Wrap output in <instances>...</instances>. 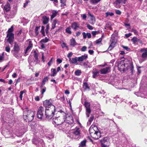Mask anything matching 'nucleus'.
<instances>
[{"mask_svg":"<svg viewBox=\"0 0 147 147\" xmlns=\"http://www.w3.org/2000/svg\"><path fill=\"white\" fill-rule=\"evenodd\" d=\"M55 110L54 105H51V108H46L45 109V116L46 119H51L53 117Z\"/></svg>","mask_w":147,"mask_h":147,"instance_id":"nucleus-1","label":"nucleus"},{"mask_svg":"<svg viewBox=\"0 0 147 147\" xmlns=\"http://www.w3.org/2000/svg\"><path fill=\"white\" fill-rule=\"evenodd\" d=\"M34 114L33 111L31 110L25 111L23 114V117L26 121H31L34 119Z\"/></svg>","mask_w":147,"mask_h":147,"instance_id":"nucleus-2","label":"nucleus"},{"mask_svg":"<svg viewBox=\"0 0 147 147\" xmlns=\"http://www.w3.org/2000/svg\"><path fill=\"white\" fill-rule=\"evenodd\" d=\"M13 25H12L10 28L9 29L7 32V37H8L7 40L11 45H12V43L13 42L14 38V34L11 33L13 31Z\"/></svg>","mask_w":147,"mask_h":147,"instance_id":"nucleus-3","label":"nucleus"},{"mask_svg":"<svg viewBox=\"0 0 147 147\" xmlns=\"http://www.w3.org/2000/svg\"><path fill=\"white\" fill-rule=\"evenodd\" d=\"M53 124L58 125L62 124L65 121V117H63L61 116L56 117L53 119Z\"/></svg>","mask_w":147,"mask_h":147,"instance_id":"nucleus-4","label":"nucleus"},{"mask_svg":"<svg viewBox=\"0 0 147 147\" xmlns=\"http://www.w3.org/2000/svg\"><path fill=\"white\" fill-rule=\"evenodd\" d=\"M101 147H109L110 145L109 138L108 137H104L100 140Z\"/></svg>","mask_w":147,"mask_h":147,"instance_id":"nucleus-5","label":"nucleus"},{"mask_svg":"<svg viewBox=\"0 0 147 147\" xmlns=\"http://www.w3.org/2000/svg\"><path fill=\"white\" fill-rule=\"evenodd\" d=\"M140 51L142 53L141 56L142 59L140 61L142 62L147 59V48L141 49Z\"/></svg>","mask_w":147,"mask_h":147,"instance_id":"nucleus-6","label":"nucleus"},{"mask_svg":"<svg viewBox=\"0 0 147 147\" xmlns=\"http://www.w3.org/2000/svg\"><path fill=\"white\" fill-rule=\"evenodd\" d=\"M44 108L40 106L38 109L37 111V117L38 118L42 119L45 116L44 115L43 112L44 111Z\"/></svg>","mask_w":147,"mask_h":147,"instance_id":"nucleus-7","label":"nucleus"},{"mask_svg":"<svg viewBox=\"0 0 147 147\" xmlns=\"http://www.w3.org/2000/svg\"><path fill=\"white\" fill-rule=\"evenodd\" d=\"M84 105L86 108V116L87 117H89V115L90 114L91 111L90 108V103L85 101L84 104Z\"/></svg>","mask_w":147,"mask_h":147,"instance_id":"nucleus-8","label":"nucleus"},{"mask_svg":"<svg viewBox=\"0 0 147 147\" xmlns=\"http://www.w3.org/2000/svg\"><path fill=\"white\" fill-rule=\"evenodd\" d=\"M93 132L90 133L91 136L94 139H98L101 137L100 132L98 131H95L94 129H92Z\"/></svg>","mask_w":147,"mask_h":147,"instance_id":"nucleus-9","label":"nucleus"},{"mask_svg":"<svg viewBox=\"0 0 147 147\" xmlns=\"http://www.w3.org/2000/svg\"><path fill=\"white\" fill-rule=\"evenodd\" d=\"M17 38L20 42H21L23 40L25 37L24 33L22 32L21 30H20L18 33H17Z\"/></svg>","mask_w":147,"mask_h":147,"instance_id":"nucleus-10","label":"nucleus"},{"mask_svg":"<svg viewBox=\"0 0 147 147\" xmlns=\"http://www.w3.org/2000/svg\"><path fill=\"white\" fill-rule=\"evenodd\" d=\"M126 0H116L114 3L115 6L117 8H119L121 5L125 4Z\"/></svg>","mask_w":147,"mask_h":147,"instance_id":"nucleus-11","label":"nucleus"},{"mask_svg":"<svg viewBox=\"0 0 147 147\" xmlns=\"http://www.w3.org/2000/svg\"><path fill=\"white\" fill-rule=\"evenodd\" d=\"M52 100L51 99L49 100H46L43 102V104L44 106L45 107V108H51V105H54L52 104L51 102Z\"/></svg>","mask_w":147,"mask_h":147,"instance_id":"nucleus-12","label":"nucleus"},{"mask_svg":"<svg viewBox=\"0 0 147 147\" xmlns=\"http://www.w3.org/2000/svg\"><path fill=\"white\" fill-rule=\"evenodd\" d=\"M64 123H67L68 124H72L74 122L73 118L71 116H69L67 117H65V121Z\"/></svg>","mask_w":147,"mask_h":147,"instance_id":"nucleus-13","label":"nucleus"},{"mask_svg":"<svg viewBox=\"0 0 147 147\" xmlns=\"http://www.w3.org/2000/svg\"><path fill=\"white\" fill-rule=\"evenodd\" d=\"M100 70L94 68L92 71V73L93 74L92 77L94 78H95L97 77L100 74Z\"/></svg>","mask_w":147,"mask_h":147,"instance_id":"nucleus-14","label":"nucleus"},{"mask_svg":"<svg viewBox=\"0 0 147 147\" xmlns=\"http://www.w3.org/2000/svg\"><path fill=\"white\" fill-rule=\"evenodd\" d=\"M125 64L124 63H119L118 65V70L120 71H125Z\"/></svg>","mask_w":147,"mask_h":147,"instance_id":"nucleus-15","label":"nucleus"},{"mask_svg":"<svg viewBox=\"0 0 147 147\" xmlns=\"http://www.w3.org/2000/svg\"><path fill=\"white\" fill-rule=\"evenodd\" d=\"M110 69V67H107L105 68H104L101 69L100 70V71L101 72V74H105L109 72V70Z\"/></svg>","mask_w":147,"mask_h":147,"instance_id":"nucleus-16","label":"nucleus"},{"mask_svg":"<svg viewBox=\"0 0 147 147\" xmlns=\"http://www.w3.org/2000/svg\"><path fill=\"white\" fill-rule=\"evenodd\" d=\"M73 133L76 135H79L80 134V128L76 127L73 130Z\"/></svg>","mask_w":147,"mask_h":147,"instance_id":"nucleus-17","label":"nucleus"},{"mask_svg":"<svg viewBox=\"0 0 147 147\" xmlns=\"http://www.w3.org/2000/svg\"><path fill=\"white\" fill-rule=\"evenodd\" d=\"M79 24L78 23L74 22L71 25V27L74 30H76L78 28H79Z\"/></svg>","mask_w":147,"mask_h":147,"instance_id":"nucleus-18","label":"nucleus"},{"mask_svg":"<svg viewBox=\"0 0 147 147\" xmlns=\"http://www.w3.org/2000/svg\"><path fill=\"white\" fill-rule=\"evenodd\" d=\"M78 58V61H82L88 58V55L85 54L84 55H82L81 56L79 57Z\"/></svg>","mask_w":147,"mask_h":147,"instance_id":"nucleus-19","label":"nucleus"},{"mask_svg":"<svg viewBox=\"0 0 147 147\" xmlns=\"http://www.w3.org/2000/svg\"><path fill=\"white\" fill-rule=\"evenodd\" d=\"M38 140L39 141L37 146L38 147H44L45 145L43 140L40 138Z\"/></svg>","mask_w":147,"mask_h":147,"instance_id":"nucleus-20","label":"nucleus"},{"mask_svg":"<svg viewBox=\"0 0 147 147\" xmlns=\"http://www.w3.org/2000/svg\"><path fill=\"white\" fill-rule=\"evenodd\" d=\"M10 5L9 3H7L4 6V12H7L10 10Z\"/></svg>","mask_w":147,"mask_h":147,"instance_id":"nucleus-21","label":"nucleus"},{"mask_svg":"<svg viewBox=\"0 0 147 147\" xmlns=\"http://www.w3.org/2000/svg\"><path fill=\"white\" fill-rule=\"evenodd\" d=\"M134 69V66L132 63L131 62H129L127 67V70H128L129 69L131 72H133Z\"/></svg>","mask_w":147,"mask_h":147,"instance_id":"nucleus-22","label":"nucleus"},{"mask_svg":"<svg viewBox=\"0 0 147 147\" xmlns=\"http://www.w3.org/2000/svg\"><path fill=\"white\" fill-rule=\"evenodd\" d=\"M32 46L33 45L31 43V42L30 41L28 46L25 52V53H28V52L31 49H32Z\"/></svg>","mask_w":147,"mask_h":147,"instance_id":"nucleus-23","label":"nucleus"},{"mask_svg":"<svg viewBox=\"0 0 147 147\" xmlns=\"http://www.w3.org/2000/svg\"><path fill=\"white\" fill-rule=\"evenodd\" d=\"M43 23L44 24H47L49 22V18L45 16H44L42 17Z\"/></svg>","mask_w":147,"mask_h":147,"instance_id":"nucleus-24","label":"nucleus"},{"mask_svg":"<svg viewBox=\"0 0 147 147\" xmlns=\"http://www.w3.org/2000/svg\"><path fill=\"white\" fill-rule=\"evenodd\" d=\"M111 43L107 51H111L115 47V45L116 42H111Z\"/></svg>","mask_w":147,"mask_h":147,"instance_id":"nucleus-25","label":"nucleus"},{"mask_svg":"<svg viewBox=\"0 0 147 147\" xmlns=\"http://www.w3.org/2000/svg\"><path fill=\"white\" fill-rule=\"evenodd\" d=\"M13 50H14L15 51H19L20 48L18 44L16 42H15L13 48Z\"/></svg>","mask_w":147,"mask_h":147,"instance_id":"nucleus-26","label":"nucleus"},{"mask_svg":"<svg viewBox=\"0 0 147 147\" xmlns=\"http://www.w3.org/2000/svg\"><path fill=\"white\" fill-rule=\"evenodd\" d=\"M70 62L73 64H76L77 63V61H78V58L76 57L75 58H72V60L71 58H69V60Z\"/></svg>","mask_w":147,"mask_h":147,"instance_id":"nucleus-27","label":"nucleus"},{"mask_svg":"<svg viewBox=\"0 0 147 147\" xmlns=\"http://www.w3.org/2000/svg\"><path fill=\"white\" fill-rule=\"evenodd\" d=\"M40 138H34L32 140V143L36 145L37 146H38V143L39 140L40 139Z\"/></svg>","mask_w":147,"mask_h":147,"instance_id":"nucleus-28","label":"nucleus"},{"mask_svg":"<svg viewBox=\"0 0 147 147\" xmlns=\"http://www.w3.org/2000/svg\"><path fill=\"white\" fill-rule=\"evenodd\" d=\"M83 88L85 90H89L90 89V87L88 86V83L85 82L83 83Z\"/></svg>","mask_w":147,"mask_h":147,"instance_id":"nucleus-29","label":"nucleus"},{"mask_svg":"<svg viewBox=\"0 0 147 147\" xmlns=\"http://www.w3.org/2000/svg\"><path fill=\"white\" fill-rule=\"evenodd\" d=\"M19 52L18 51H15L14 50L12 51V52L13 56L18 59H19L20 58L19 56L18 55Z\"/></svg>","mask_w":147,"mask_h":147,"instance_id":"nucleus-30","label":"nucleus"},{"mask_svg":"<svg viewBox=\"0 0 147 147\" xmlns=\"http://www.w3.org/2000/svg\"><path fill=\"white\" fill-rule=\"evenodd\" d=\"M86 140H84L82 141L79 144V147H84L86 146Z\"/></svg>","mask_w":147,"mask_h":147,"instance_id":"nucleus-31","label":"nucleus"},{"mask_svg":"<svg viewBox=\"0 0 147 147\" xmlns=\"http://www.w3.org/2000/svg\"><path fill=\"white\" fill-rule=\"evenodd\" d=\"M131 41L133 42L134 44H136L137 42H139L140 40L136 37H134L131 39Z\"/></svg>","mask_w":147,"mask_h":147,"instance_id":"nucleus-32","label":"nucleus"},{"mask_svg":"<svg viewBox=\"0 0 147 147\" xmlns=\"http://www.w3.org/2000/svg\"><path fill=\"white\" fill-rule=\"evenodd\" d=\"M70 45L73 47H74L76 45V40L73 38L70 40Z\"/></svg>","mask_w":147,"mask_h":147,"instance_id":"nucleus-33","label":"nucleus"},{"mask_svg":"<svg viewBox=\"0 0 147 147\" xmlns=\"http://www.w3.org/2000/svg\"><path fill=\"white\" fill-rule=\"evenodd\" d=\"M94 116H92L90 117L87 123V125H89L91 124L92 122V121L94 119Z\"/></svg>","mask_w":147,"mask_h":147,"instance_id":"nucleus-34","label":"nucleus"},{"mask_svg":"<svg viewBox=\"0 0 147 147\" xmlns=\"http://www.w3.org/2000/svg\"><path fill=\"white\" fill-rule=\"evenodd\" d=\"M57 13V12L56 11H53L52 14L51 16V20L53 19L54 17L56 16Z\"/></svg>","mask_w":147,"mask_h":147,"instance_id":"nucleus-35","label":"nucleus"},{"mask_svg":"<svg viewBox=\"0 0 147 147\" xmlns=\"http://www.w3.org/2000/svg\"><path fill=\"white\" fill-rule=\"evenodd\" d=\"M117 35V34L115 33V34H113L111 35V39H110L111 42H116L115 40V36Z\"/></svg>","mask_w":147,"mask_h":147,"instance_id":"nucleus-36","label":"nucleus"},{"mask_svg":"<svg viewBox=\"0 0 147 147\" xmlns=\"http://www.w3.org/2000/svg\"><path fill=\"white\" fill-rule=\"evenodd\" d=\"M101 0H90V3L92 4H97Z\"/></svg>","mask_w":147,"mask_h":147,"instance_id":"nucleus-37","label":"nucleus"},{"mask_svg":"<svg viewBox=\"0 0 147 147\" xmlns=\"http://www.w3.org/2000/svg\"><path fill=\"white\" fill-rule=\"evenodd\" d=\"M71 28L70 27H68L65 30L66 32L69 34H71L72 32L71 31Z\"/></svg>","mask_w":147,"mask_h":147,"instance_id":"nucleus-38","label":"nucleus"},{"mask_svg":"<svg viewBox=\"0 0 147 147\" xmlns=\"http://www.w3.org/2000/svg\"><path fill=\"white\" fill-rule=\"evenodd\" d=\"M49 40V39L46 37L45 38L41 40L40 41V42L41 43H46L48 42Z\"/></svg>","mask_w":147,"mask_h":147,"instance_id":"nucleus-39","label":"nucleus"},{"mask_svg":"<svg viewBox=\"0 0 147 147\" xmlns=\"http://www.w3.org/2000/svg\"><path fill=\"white\" fill-rule=\"evenodd\" d=\"M82 72L80 70H77L75 72V74L77 76H79L80 75Z\"/></svg>","mask_w":147,"mask_h":147,"instance_id":"nucleus-40","label":"nucleus"},{"mask_svg":"<svg viewBox=\"0 0 147 147\" xmlns=\"http://www.w3.org/2000/svg\"><path fill=\"white\" fill-rule=\"evenodd\" d=\"M26 91L25 90H24L23 91H21L20 92V94L19 96V97L21 100H22V95L23 93H25L26 92Z\"/></svg>","mask_w":147,"mask_h":147,"instance_id":"nucleus-41","label":"nucleus"},{"mask_svg":"<svg viewBox=\"0 0 147 147\" xmlns=\"http://www.w3.org/2000/svg\"><path fill=\"white\" fill-rule=\"evenodd\" d=\"M89 16L92 17V18L90 20V21H94V22H95V17H94V15L92 14H91L90 13H89Z\"/></svg>","mask_w":147,"mask_h":147,"instance_id":"nucleus-42","label":"nucleus"},{"mask_svg":"<svg viewBox=\"0 0 147 147\" xmlns=\"http://www.w3.org/2000/svg\"><path fill=\"white\" fill-rule=\"evenodd\" d=\"M114 15L113 13L112 12H107L106 13V16L107 17L108 16H112Z\"/></svg>","mask_w":147,"mask_h":147,"instance_id":"nucleus-43","label":"nucleus"},{"mask_svg":"<svg viewBox=\"0 0 147 147\" xmlns=\"http://www.w3.org/2000/svg\"><path fill=\"white\" fill-rule=\"evenodd\" d=\"M99 33V31H93L92 32V34L93 36H95L97 34H98Z\"/></svg>","mask_w":147,"mask_h":147,"instance_id":"nucleus-44","label":"nucleus"},{"mask_svg":"<svg viewBox=\"0 0 147 147\" xmlns=\"http://www.w3.org/2000/svg\"><path fill=\"white\" fill-rule=\"evenodd\" d=\"M40 26H36L35 29V33L36 35H37L38 34V30L40 28Z\"/></svg>","mask_w":147,"mask_h":147,"instance_id":"nucleus-45","label":"nucleus"},{"mask_svg":"<svg viewBox=\"0 0 147 147\" xmlns=\"http://www.w3.org/2000/svg\"><path fill=\"white\" fill-rule=\"evenodd\" d=\"M59 112L60 113H61V114L62 115V117H65L66 116V114L62 110H60Z\"/></svg>","mask_w":147,"mask_h":147,"instance_id":"nucleus-46","label":"nucleus"},{"mask_svg":"<svg viewBox=\"0 0 147 147\" xmlns=\"http://www.w3.org/2000/svg\"><path fill=\"white\" fill-rule=\"evenodd\" d=\"M33 53H34V57L35 59H38V54L36 53L35 51H34Z\"/></svg>","mask_w":147,"mask_h":147,"instance_id":"nucleus-47","label":"nucleus"},{"mask_svg":"<svg viewBox=\"0 0 147 147\" xmlns=\"http://www.w3.org/2000/svg\"><path fill=\"white\" fill-rule=\"evenodd\" d=\"M49 24H47L46 26V28L45 29V31L47 34H48L49 32Z\"/></svg>","mask_w":147,"mask_h":147,"instance_id":"nucleus-48","label":"nucleus"},{"mask_svg":"<svg viewBox=\"0 0 147 147\" xmlns=\"http://www.w3.org/2000/svg\"><path fill=\"white\" fill-rule=\"evenodd\" d=\"M87 47L86 46H84L81 48V51H82L84 52L86 51Z\"/></svg>","mask_w":147,"mask_h":147,"instance_id":"nucleus-49","label":"nucleus"},{"mask_svg":"<svg viewBox=\"0 0 147 147\" xmlns=\"http://www.w3.org/2000/svg\"><path fill=\"white\" fill-rule=\"evenodd\" d=\"M81 17L84 20H86L87 17V16L85 14H83L81 15Z\"/></svg>","mask_w":147,"mask_h":147,"instance_id":"nucleus-50","label":"nucleus"},{"mask_svg":"<svg viewBox=\"0 0 147 147\" xmlns=\"http://www.w3.org/2000/svg\"><path fill=\"white\" fill-rule=\"evenodd\" d=\"M87 27L90 30H92L93 29V28L89 24H87Z\"/></svg>","mask_w":147,"mask_h":147,"instance_id":"nucleus-51","label":"nucleus"},{"mask_svg":"<svg viewBox=\"0 0 147 147\" xmlns=\"http://www.w3.org/2000/svg\"><path fill=\"white\" fill-rule=\"evenodd\" d=\"M115 99H116V101H115V103H116L119 102L120 100H121V98H119V97H118L117 96L115 98Z\"/></svg>","mask_w":147,"mask_h":147,"instance_id":"nucleus-52","label":"nucleus"},{"mask_svg":"<svg viewBox=\"0 0 147 147\" xmlns=\"http://www.w3.org/2000/svg\"><path fill=\"white\" fill-rule=\"evenodd\" d=\"M102 39L101 38H100L98 39L96 41V43L97 44L100 43L102 41Z\"/></svg>","mask_w":147,"mask_h":147,"instance_id":"nucleus-53","label":"nucleus"},{"mask_svg":"<svg viewBox=\"0 0 147 147\" xmlns=\"http://www.w3.org/2000/svg\"><path fill=\"white\" fill-rule=\"evenodd\" d=\"M123 47L124 49L126 50L127 51H129L130 50V48H129L127 47L123 46Z\"/></svg>","mask_w":147,"mask_h":147,"instance_id":"nucleus-54","label":"nucleus"},{"mask_svg":"<svg viewBox=\"0 0 147 147\" xmlns=\"http://www.w3.org/2000/svg\"><path fill=\"white\" fill-rule=\"evenodd\" d=\"M65 0H61V3L62 4L61 5V7L63 6L64 5H65Z\"/></svg>","mask_w":147,"mask_h":147,"instance_id":"nucleus-55","label":"nucleus"},{"mask_svg":"<svg viewBox=\"0 0 147 147\" xmlns=\"http://www.w3.org/2000/svg\"><path fill=\"white\" fill-rule=\"evenodd\" d=\"M51 71L53 72V73L56 75L57 74V72L56 71V70L55 69L52 68L51 69Z\"/></svg>","mask_w":147,"mask_h":147,"instance_id":"nucleus-56","label":"nucleus"},{"mask_svg":"<svg viewBox=\"0 0 147 147\" xmlns=\"http://www.w3.org/2000/svg\"><path fill=\"white\" fill-rule=\"evenodd\" d=\"M115 13L119 15H120L121 14V11L119 10H115Z\"/></svg>","mask_w":147,"mask_h":147,"instance_id":"nucleus-57","label":"nucleus"},{"mask_svg":"<svg viewBox=\"0 0 147 147\" xmlns=\"http://www.w3.org/2000/svg\"><path fill=\"white\" fill-rule=\"evenodd\" d=\"M10 48L9 46H7L5 47V51L7 52H9L10 51Z\"/></svg>","mask_w":147,"mask_h":147,"instance_id":"nucleus-58","label":"nucleus"},{"mask_svg":"<svg viewBox=\"0 0 147 147\" xmlns=\"http://www.w3.org/2000/svg\"><path fill=\"white\" fill-rule=\"evenodd\" d=\"M49 78L47 76L43 78L42 81L45 82L48 80Z\"/></svg>","mask_w":147,"mask_h":147,"instance_id":"nucleus-59","label":"nucleus"},{"mask_svg":"<svg viewBox=\"0 0 147 147\" xmlns=\"http://www.w3.org/2000/svg\"><path fill=\"white\" fill-rule=\"evenodd\" d=\"M46 90V87H44L42 90L41 91V94L43 95L44 93L45 92Z\"/></svg>","mask_w":147,"mask_h":147,"instance_id":"nucleus-60","label":"nucleus"},{"mask_svg":"<svg viewBox=\"0 0 147 147\" xmlns=\"http://www.w3.org/2000/svg\"><path fill=\"white\" fill-rule=\"evenodd\" d=\"M61 46L62 48H63L65 47L67 48L66 44L65 43H63L61 45Z\"/></svg>","mask_w":147,"mask_h":147,"instance_id":"nucleus-61","label":"nucleus"},{"mask_svg":"<svg viewBox=\"0 0 147 147\" xmlns=\"http://www.w3.org/2000/svg\"><path fill=\"white\" fill-rule=\"evenodd\" d=\"M52 59L53 58H52L48 62L47 64L49 66H50L51 65L53 61Z\"/></svg>","mask_w":147,"mask_h":147,"instance_id":"nucleus-62","label":"nucleus"},{"mask_svg":"<svg viewBox=\"0 0 147 147\" xmlns=\"http://www.w3.org/2000/svg\"><path fill=\"white\" fill-rule=\"evenodd\" d=\"M72 54H73V53L71 52L69 53L67 55V57L69 58H69H70V57L72 56Z\"/></svg>","mask_w":147,"mask_h":147,"instance_id":"nucleus-63","label":"nucleus"},{"mask_svg":"<svg viewBox=\"0 0 147 147\" xmlns=\"http://www.w3.org/2000/svg\"><path fill=\"white\" fill-rule=\"evenodd\" d=\"M132 35V34L131 33H128V34H125V36L127 37V38H128L129 37H130V36H131Z\"/></svg>","mask_w":147,"mask_h":147,"instance_id":"nucleus-64","label":"nucleus"}]
</instances>
